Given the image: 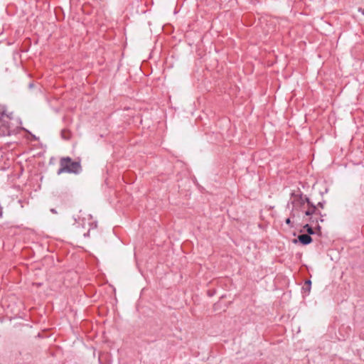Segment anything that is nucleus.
<instances>
[{
	"instance_id": "1",
	"label": "nucleus",
	"mask_w": 364,
	"mask_h": 364,
	"mask_svg": "<svg viewBox=\"0 0 364 364\" xmlns=\"http://www.w3.org/2000/svg\"><path fill=\"white\" fill-rule=\"evenodd\" d=\"M13 120L14 119L5 112L4 107L0 105V136L11 134V121Z\"/></svg>"
},
{
	"instance_id": "2",
	"label": "nucleus",
	"mask_w": 364,
	"mask_h": 364,
	"mask_svg": "<svg viewBox=\"0 0 364 364\" xmlns=\"http://www.w3.org/2000/svg\"><path fill=\"white\" fill-rule=\"evenodd\" d=\"M60 168L58 171V174L64 172L77 173L80 171V165L77 162H72L70 158H65L60 161Z\"/></svg>"
},
{
	"instance_id": "3",
	"label": "nucleus",
	"mask_w": 364,
	"mask_h": 364,
	"mask_svg": "<svg viewBox=\"0 0 364 364\" xmlns=\"http://www.w3.org/2000/svg\"><path fill=\"white\" fill-rule=\"evenodd\" d=\"M305 202L309 203V201L307 198H303L302 196H294L293 200L291 202L292 208H296L299 205H303Z\"/></svg>"
},
{
	"instance_id": "4",
	"label": "nucleus",
	"mask_w": 364,
	"mask_h": 364,
	"mask_svg": "<svg viewBox=\"0 0 364 364\" xmlns=\"http://www.w3.org/2000/svg\"><path fill=\"white\" fill-rule=\"evenodd\" d=\"M298 239L303 245H308L312 240L311 236L306 234L299 235Z\"/></svg>"
},
{
	"instance_id": "5",
	"label": "nucleus",
	"mask_w": 364,
	"mask_h": 364,
	"mask_svg": "<svg viewBox=\"0 0 364 364\" xmlns=\"http://www.w3.org/2000/svg\"><path fill=\"white\" fill-rule=\"evenodd\" d=\"M311 280H306L305 282V287H303V289L307 291V292L309 293L311 289Z\"/></svg>"
},
{
	"instance_id": "6",
	"label": "nucleus",
	"mask_w": 364,
	"mask_h": 364,
	"mask_svg": "<svg viewBox=\"0 0 364 364\" xmlns=\"http://www.w3.org/2000/svg\"><path fill=\"white\" fill-rule=\"evenodd\" d=\"M304 229H306V230L307 231V232L309 234V235H312L314 234V230L313 229L311 228V227H310L308 224L305 225L304 227Z\"/></svg>"
},
{
	"instance_id": "7",
	"label": "nucleus",
	"mask_w": 364,
	"mask_h": 364,
	"mask_svg": "<svg viewBox=\"0 0 364 364\" xmlns=\"http://www.w3.org/2000/svg\"><path fill=\"white\" fill-rule=\"evenodd\" d=\"M314 208H315L314 207L312 210H306V213H305V214H306V215H312V214L314 213Z\"/></svg>"
},
{
	"instance_id": "8",
	"label": "nucleus",
	"mask_w": 364,
	"mask_h": 364,
	"mask_svg": "<svg viewBox=\"0 0 364 364\" xmlns=\"http://www.w3.org/2000/svg\"><path fill=\"white\" fill-rule=\"evenodd\" d=\"M286 223H287V225H290V224H291V219H290V218H287V219L286 220Z\"/></svg>"
},
{
	"instance_id": "9",
	"label": "nucleus",
	"mask_w": 364,
	"mask_h": 364,
	"mask_svg": "<svg viewBox=\"0 0 364 364\" xmlns=\"http://www.w3.org/2000/svg\"><path fill=\"white\" fill-rule=\"evenodd\" d=\"M359 11L361 12L363 15H364V9H359Z\"/></svg>"
}]
</instances>
